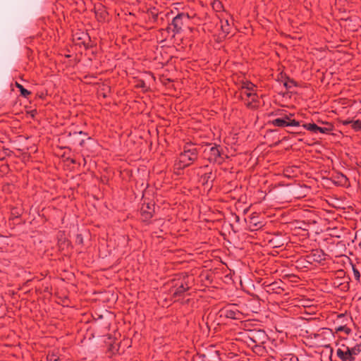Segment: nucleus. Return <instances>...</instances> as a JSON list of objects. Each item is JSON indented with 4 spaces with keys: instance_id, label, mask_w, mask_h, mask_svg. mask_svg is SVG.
I'll return each mask as SVG.
<instances>
[{
    "instance_id": "nucleus-1",
    "label": "nucleus",
    "mask_w": 361,
    "mask_h": 361,
    "mask_svg": "<svg viewBox=\"0 0 361 361\" xmlns=\"http://www.w3.org/2000/svg\"><path fill=\"white\" fill-rule=\"evenodd\" d=\"M188 20V16L180 13L177 15L173 19L172 24L174 26L175 29L179 30L181 28V25L184 22Z\"/></svg>"
},
{
    "instance_id": "nucleus-2",
    "label": "nucleus",
    "mask_w": 361,
    "mask_h": 361,
    "mask_svg": "<svg viewBox=\"0 0 361 361\" xmlns=\"http://www.w3.org/2000/svg\"><path fill=\"white\" fill-rule=\"evenodd\" d=\"M273 125L275 126L283 127V126H298L299 123L296 121H287L285 118H279L274 119L272 121Z\"/></svg>"
},
{
    "instance_id": "nucleus-3",
    "label": "nucleus",
    "mask_w": 361,
    "mask_h": 361,
    "mask_svg": "<svg viewBox=\"0 0 361 361\" xmlns=\"http://www.w3.org/2000/svg\"><path fill=\"white\" fill-rule=\"evenodd\" d=\"M196 158V153L195 149H189L185 151L184 153L181 155V161H185L187 159L190 161H192Z\"/></svg>"
},
{
    "instance_id": "nucleus-4",
    "label": "nucleus",
    "mask_w": 361,
    "mask_h": 361,
    "mask_svg": "<svg viewBox=\"0 0 361 361\" xmlns=\"http://www.w3.org/2000/svg\"><path fill=\"white\" fill-rule=\"evenodd\" d=\"M255 87V85L252 84H247V86L244 87L245 89V94L248 97H252V101L255 100V97H257V94L253 92V89Z\"/></svg>"
},
{
    "instance_id": "nucleus-5",
    "label": "nucleus",
    "mask_w": 361,
    "mask_h": 361,
    "mask_svg": "<svg viewBox=\"0 0 361 361\" xmlns=\"http://www.w3.org/2000/svg\"><path fill=\"white\" fill-rule=\"evenodd\" d=\"M360 352H361V345H357L352 348H348V353L350 355H357Z\"/></svg>"
},
{
    "instance_id": "nucleus-6",
    "label": "nucleus",
    "mask_w": 361,
    "mask_h": 361,
    "mask_svg": "<svg viewBox=\"0 0 361 361\" xmlns=\"http://www.w3.org/2000/svg\"><path fill=\"white\" fill-rule=\"evenodd\" d=\"M350 126L353 129L359 130L361 129V121L359 120L353 121L350 122Z\"/></svg>"
},
{
    "instance_id": "nucleus-7",
    "label": "nucleus",
    "mask_w": 361,
    "mask_h": 361,
    "mask_svg": "<svg viewBox=\"0 0 361 361\" xmlns=\"http://www.w3.org/2000/svg\"><path fill=\"white\" fill-rule=\"evenodd\" d=\"M16 85L17 87L19 88L20 92H21V94L24 97H27L28 94H30V92L25 89L23 88V87L18 84V83H16Z\"/></svg>"
},
{
    "instance_id": "nucleus-8",
    "label": "nucleus",
    "mask_w": 361,
    "mask_h": 361,
    "mask_svg": "<svg viewBox=\"0 0 361 361\" xmlns=\"http://www.w3.org/2000/svg\"><path fill=\"white\" fill-rule=\"evenodd\" d=\"M336 354H337L338 357L340 359H341L342 360H343V361L348 360V357H346L345 355H344V352L343 350H341V349L337 350Z\"/></svg>"
},
{
    "instance_id": "nucleus-9",
    "label": "nucleus",
    "mask_w": 361,
    "mask_h": 361,
    "mask_svg": "<svg viewBox=\"0 0 361 361\" xmlns=\"http://www.w3.org/2000/svg\"><path fill=\"white\" fill-rule=\"evenodd\" d=\"M306 128H307V129L314 131V132H317V130L319 129V126H317V125H315L314 123L306 125Z\"/></svg>"
},
{
    "instance_id": "nucleus-10",
    "label": "nucleus",
    "mask_w": 361,
    "mask_h": 361,
    "mask_svg": "<svg viewBox=\"0 0 361 361\" xmlns=\"http://www.w3.org/2000/svg\"><path fill=\"white\" fill-rule=\"evenodd\" d=\"M188 289V287H185L184 286L183 284H181L178 288L177 289V292L176 293L178 294H180L182 293H183L184 291H185L186 290Z\"/></svg>"
},
{
    "instance_id": "nucleus-11",
    "label": "nucleus",
    "mask_w": 361,
    "mask_h": 361,
    "mask_svg": "<svg viewBox=\"0 0 361 361\" xmlns=\"http://www.w3.org/2000/svg\"><path fill=\"white\" fill-rule=\"evenodd\" d=\"M211 152H212V154L215 157L220 155V152L216 147H212Z\"/></svg>"
},
{
    "instance_id": "nucleus-12",
    "label": "nucleus",
    "mask_w": 361,
    "mask_h": 361,
    "mask_svg": "<svg viewBox=\"0 0 361 361\" xmlns=\"http://www.w3.org/2000/svg\"><path fill=\"white\" fill-rule=\"evenodd\" d=\"M225 23H226V25H222V26H221L223 32L225 33H228V30L227 27L229 25H228V20H226Z\"/></svg>"
},
{
    "instance_id": "nucleus-13",
    "label": "nucleus",
    "mask_w": 361,
    "mask_h": 361,
    "mask_svg": "<svg viewBox=\"0 0 361 361\" xmlns=\"http://www.w3.org/2000/svg\"><path fill=\"white\" fill-rule=\"evenodd\" d=\"M348 348H346V350H348ZM344 355H345L346 357H348V360H350V361H354V357H353V355H350L348 353V350H346V352H344Z\"/></svg>"
},
{
    "instance_id": "nucleus-14",
    "label": "nucleus",
    "mask_w": 361,
    "mask_h": 361,
    "mask_svg": "<svg viewBox=\"0 0 361 361\" xmlns=\"http://www.w3.org/2000/svg\"><path fill=\"white\" fill-rule=\"evenodd\" d=\"M353 273H354V276H355V279L357 280H359V279L360 277V272L357 269H353Z\"/></svg>"
},
{
    "instance_id": "nucleus-15",
    "label": "nucleus",
    "mask_w": 361,
    "mask_h": 361,
    "mask_svg": "<svg viewBox=\"0 0 361 361\" xmlns=\"http://www.w3.org/2000/svg\"><path fill=\"white\" fill-rule=\"evenodd\" d=\"M293 116L292 114H289L288 115H285L283 116V118H285L287 121H291V117Z\"/></svg>"
},
{
    "instance_id": "nucleus-16",
    "label": "nucleus",
    "mask_w": 361,
    "mask_h": 361,
    "mask_svg": "<svg viewBox=\"0 0 361 361\" xmlns=\"http://www.w3.org/2000/svg\"><path fill=\"white\" fill-rule=\"evenodd\" d=\"M317 131H319L322 133H325L328 131V129L326 128H321V127H319V129L317 130Z\"/></svg>"
},
{
    "instance_id": "nucleus-17",
    "label": "nucleus",
    "mask_w": 361,
    "mask_h": 361,
    "mask_svg": "<svg viewBox=\"0 0 361 361\" xmlns=\"http://www.w3.org/2000/svg\"><path fill=\"white\" fill-rule=\"evenodd\" d=\"M353 121H350V120H346L343 122L344 124L345 125H348V124H350V122H352Z\"/></svg>"
},
{
    "instance_id": "nucleus-18",
    "label": "nucleus",
    "mask_w": 361,
    "mask_h": 361,
    "mask_svg": "<svg viewBox=\"0 0 361 361\" xmlns=\"http://www.w3.org/2000/svg\"><path fill=\"white\" fill-rule=\"evenodd\" d=\"M233 312H228V314H227V317H234L233 316Z\"/></svg>"
},
{
    "instance_id": "nucleus-19",
    "label": "nucleus",
    "mask_w": 361,
    "mask_h": 361,
    "mask_svg": "<svg viewBox=\"0 0 361 361\" xmlns=\"http://www.w3.org/2000/svg\"><path fill=\"white\" fill-rule=\"evenodd\" d=\"M345 331L346 334H350V330L349 329H345Z\"/></svg>"
},
{
    "instance_id": "nucleus-20",
    "label": "nucleus",
    "mask_w": 361,
    "mask_h": 361,
    "mask_svg": "<svg viewBox=\"0 0 361 361\" xmlns=\"http://www.w3.org/2000/svg\"><path fill=\"white\" fill-rule=\"evenodd\" d=\"M345 329V327H344V326H341V327H340V328L338 329V330H339V331H341V330H343V329Z\"/></svg>"
},
{
    "instance_id": "nucleus-21",
    "label": "nucleus",
    "mask_w": 361,
    "mask_h": 361,
    "mask_svg": "<svg viewBox=\"0 0 361 361\" xmlns=\"http://www.w3.org/2000/svg\"><path fill=\"white\" fill-rule=\"evenodd\" d=\"M147 209H148L149 210H150V209H151V207H150V206H149V205H147Z\"/></svg>"
}]
</instances>
